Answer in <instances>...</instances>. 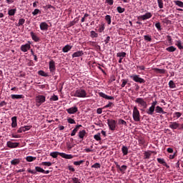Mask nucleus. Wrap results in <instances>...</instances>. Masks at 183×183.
Returning <instances> with one entry per match:
<instances>
[{
  "label": "nucleus",
  "mask_w": 183,
  "mask_h": 183,
  "mask_svg": "<svg viewBox=\"0 0 183 183\" xmlns=\"http://www.w3.org/2000/svg\"><path fill=\"white\" fill-rule=\"evenodd\" d=\"M71 97H76V98H86L88 97V94L86 91L81 87L77 89L75 92L71 93Z\"/></svg>",
  "instance_id": "obj_1"
},
{
  "label": "nucleus",
  "mask_w": 183,
  "mask_h": 183,
  "mask_svg": "<svg viewBox=\"0 0 183 183\" xmlns=\"http://www.w3.org/2000/svg\"><path fill=\"white\" fill-rule=\"evenodd\" d=\"M134 102H136V104H138V106L140 108H142L141 109V111H145V109L148 108V104L143 98H137Z\"/></svg>",
  "instance_id": "obj_2"
},
{
  "label": "nucleus",
  "mask_w": 183,
  "mask_h": 183,
  "mask_svg": "<svg viewBox=\"0 0 183 183\" xmlns=\"http://www.w3.org/2000/svg\"><path fill=\"white\" fill-rule=\"evenodd\" d=\"M133 119L135 122H139L141 121V114H139V110L137 107L133 108Z\"/></svg>",
  "instance_id": "obj_3"
},
{
  "label": "nucleus",
  "mask_w": 183,
  "mask_h": 183,
  "mask_svg": "<svg viewBox=\"0 0 183 183\" xmlns=\"http://www.w3.org/2000/svg\"><path fill=\"white\" fill-rule=\"evenodd\" d=\"M35 101H36V106L41 107V105H42V104L45 102L46 97L44 95H38L36 97Z\"/></svg>",
  "instance_id": "obj_4"
},
{
  "label": "nucleus",
  "mask_w": 183,
  "mask_h": 183,
  "mask_svg": "<svg viewBox=\"0 0 183 183\" xmlns=\"http://www.w3.org/2000/svg\"><path fill=\"white\" fill-rule=\"evenodd\" d=\"M130 78L134 81V82H137L139 84H145V80L141 77L139 75L133 74L130 76Z\"/></svg>",
  "instance_id": "obj_5"
},
{
  "label": "nucleus",
  "mask_w": 183,
  "mask_h": 183,
  "mask_svg": "<svg viewBox=\"0 0 183 183\" xmlns=\"http://www.w3.org/2000/svg\"><path fill=\"white\" fill-rule=\"evenodd\" d=\"M107 124L111 131H115V128H117V121L114 119H107Z\"/></svg>",
  "instance_id": "obj_6"
},
{
  "label": "nucleus",
  "mask_w": 183,
  "mask_h": 183,
  "mask_svg": "<svg viewBox=\"0 0 183 183\" xmlns=\"http://www.w3.org/2000/svg\"><path fill=\"white\" fill-rule=\"evenodd\" d=\"M150 18H152V14H151V12H147L144 15L139 16L137 19L139 21H147V19H149Z\"/></svg>",
  "instance_id": "obj_7"
},
{
  "label": "nucleus",
  "mask_w": 183,
  "mask_h": 183,
  "mask_svg": "<svg viewBox=\"0 0 183 183\" xmlns=\"http://www.w3.org/2000/svg\"><path fill=\"white\" fill-rule=\"evenodd\" d=\"M27 172L35 175V174H36V172H41V174H43L44 172H45V170L39 167H36L35 170H32L29 168L27 169Z\"/></svg>",
  "instance_id": "obj_8"
},
{
  "label": "nucleus",
  "mask_w": 183,
  "mask_h": 183,
  "mask_svg": "<svg viewBox=\"0 0 183 183\" xmlns=\"http://www.w3.org/2000/svg\"><path fill=\"white\" fill-rule=\"evenodd\" d=\"M49 68L51 74L52 75H55V71L56 70V67L55 66V61L51 60L49 62Z\"/></svg>",
  "instance_id": "obj_9"
},
{
  "label": "nucleus",
  "mask_w": 183,
  "mask_h": 183,
  "mask_svg": "<svg viewBox=\"0 0 183 183\" xmlns=\"http://www.w3.org/2000/svg\"><path fill=\"white\" fill-rule=\"evenodd\" d=\"M20 49L22 52H28L31 49V44H26L21 46Z\"/></svg>",
  "instance_id": "obj_10"
},
{
  "label": "nucleus",
  "mask_w": 183,
  "mask_h": 183,
  "mask_svg": "<svg viewBox=\"0 0 183 183\" xmlns=\"http://www.w3.org/2000/svg\"><path fill=\"white\" fill-rule=\"evenodd\" d=\"M6 146L8 147V148H18V147H19V143L9 141L6 143Z\"/></svg>",
  "instance_id": "obj_11"
},
{
  "label": "nucleus",
  "mask_w": 183,
  "mask_h": 183,
  "mask_svg": "<svg viewBox=\"0 0 183 183\" xmlns=\"http://www.w3.org/2000/svg\"><path fill=\"white\" fill-rule=\"evenodd\" d=\"M31 128H32V126H24V127H20L17 132L19 134H21V132H25L26 131H29V129H31Z\"/></svg>",
  "instance_id": "obj_12"
},
{
  "label": "nucleus",
  "mask_w": 183,
  "mask_h": 183,
  "mask_svg": "<svg viewBox=\"0 0 183 183\" xmlns=\"http://www.w3.org/2000/svg\"><path fill=\"white\" fill-rule=\"evenodd\" d=\"M98 94L99 95V97H101L102 98H104V99H112V100L115 99V98L114 97L108 96L102 92H99Z\"/></svg>",
  "instance_id": "obj_13"
},
{
  "label": "nucleus",
  "mask_w": 183,
  "mask_h": 183,
  "mask_svg": "<svg viewBox=\"0 0 183 183\" xmlns=\"http://www.w3.org/2000/svg\"><path fill=\"white\" fill-rule=\"evenodd\" d=\"M117 56L120 58L119 59V64H122V59L127 56V53L125 52H119L117 54Z\"/></svg>",
  "instance_id": "obj_14"
},
{
  "label": "nucleus",
  "mask_w": 183,
  "mask_h": 183,
  "mask_svg": "<svg viewBox=\"0 0 183 183\" xmlns=\"http://www.w3.org/2000/svg\"><path fill=\"white\" fill-rule=\"evenodd\" d=\"M66 111V112H68V114H76V112H78V107H70L67 109Z\"/></svg>",
  "instance_id": "obj_15"
},
{
  "label": "nucleus",
  "mask_w": 183,
  "mask_h": 183,
  "mask_svg": "<svg viewBox=\"0 0 183 183\" xmlns=\"http://www.w3.org/2000/svg\"><path fill=\"white\" fill-rule=\"evenodd\" d=\"M61 158H64V159H72V158H75L76 155L67 154L66 153L60 154Z\"/></svg>",
  "instance_id": "obj_16"
},
{
  "label": "nucleus",
  "mask_w": 183,
  "mask_h": 183,
  "mask_svg": "<svg viewBox=\"0 0 183 183\" xmlns=\"http://www.w3.org/2000/svg\"><path fill=\"white\" fill-rule=\"evenodd\" d=\"M82 127V125L81 124H78L75 127V128L72 130L71 133V137H75V135H76V133L78 132V131H79V128H81Z\"/></svg>",
  "instance_id": "obj_17"
},
{
  "label": "nucleus",
  "mask_w": 183,
  "mask_h": 183,
  "mask_svg": "<svg viewBox=\"0 0 183 183\" xmlns=\"http://www.w3.org/2000/svg\"><path fill=\"white\" fill-rule=\"evenodd\" d=\"M169 128H171L172 129H177V128H179V124L176 122H170Z\"/></svg>",
  "instance_id": "obj_18"
},
{
  "label": "nucleus",
  "mask_w": 183,
  "mask_h": 183,
  "mask_svg": "<svg viewBox=\"0 0 183 183\" xmlns=\"http://www.w3.org/2000/svg\"><path fill=\"white\" fill-rule=\"evenodd\" d=\"M49 25L48 24H46V22H41L40 24V29L41 31H48V28H49Z\"/></svg>",
  "instance_id": "obj_19"
},
{
  "label": "nucleus",
  "mask_w": 183,
  "mask_h": 183,
  "mask_svg": "<svg viewBox=\"0 0 183 183\" xmlns=\"http://www.w3.org/2000/svg\"><path fill=\"white\" fill-rule=\"evenodd\" d=\"M30 35L31 36V39H33L34 42H39V41H41L39 37H38V36H36V34L34 33V31H31Z\"/></svg>",
  "instance_id": "obj_20"
},
{
  "label": "nucleus",
  "mask_w": 183,
  "mask_h": 183,
  "mask_svg": "<svg viewBox=\"0 0 183 183\" xmlns=\"http://www.w3.org/2000/svg\"><path fill=\"white\" fill-rule=\"evenodd\" d=\"M154 111L157 114H167V112L164 111V109L159 106H157L154 109Z\"/></svg>",
  "instance_id": "obj_21"
},
{
  "label": "nucleus",
  "mask_w": 183,
  "mask_h": 183,
  "mask_svg": "<svg viewBox=\"0 0 183 183\" xmlns=\"http://www.w3.org/2000/svg\"><path fill=\"white\" fill-rule=\"evenodd\" d=\"M11 98L12 99H24L25 97L23 94H11Z\"/></svg>",
  "instance_id": "obj_22"
},
{
  "label": "nucleus",
  "mask_w": 183,
  "mask_h": 183,
  "mask_svg": "<svg viewBox=\"0 0 183 183\" xmlns=\"http://www.w3.org/2000/svg\"><path fill=\"white\" fill-rule=\"evenodd\" d=\"M154 112H155V107H153V106H151L149 109L146 110V113L148 115H154Z\"/></svg>",
  "instance_id": "obj_23"
},
{
  "label": "nucleus",
  "mask_w": 183,
  "mask_h": 183,
  "mask_svg": "<svg viewBox=\"0 0 183 183\" xmlns=\"http://www.w3.org/2000/svg\"><path fill=\"white\" fill-rule=\"evenodd\" d=\"M90 45L94 46L97 51H101V46L98 45V42L97 41H90Z\"/></svg>",
  "instance_id": "obj_24"
},
{
  "label": "nucleus",
  "mask_w": 183,
  "mask_h": 183,
  "mask_svg": "<svg viewBox=\"0 0 183 183\" xmlns=\"http://www.w3.org/2000/svg\"><path fill=\"white\" fill-rule=\"evenodd\" d=\"M96 31H97V32H99V34H102V32H104V31H105V24L102 23L101 24L99 25V29Z\"/></svg>",
  "instance_id": "obj_25"
},
{
  "label": "nucleus",
  "mask_w": 183,
  "mask_h": 183,
  "mask_svg": "<svg viewBox=\"0 0 183 183\" xmlns=\"http://www.w3.org/2000/svg\"><path fill=\"white\" fill-rule=\"evenodd\" d=\"M82 55H84V51H78L72 54V58H78L79 56H82Z\"/></svg>",
  "instance_id": "obj_26"
},
{
  "label": "nucleus",
  "mask_w": 183,
  "mask_h": 183,
  "mask_svg": "<svg viewBox=\"0 0 183 183\" xmlns=\"http://www.w3.org/2000/svg\"><path fill=\"white\" fill-rule=\"evenodd\" d=\"M157 162L159 164H162V165H164V167H166V168H169V166L165 162V160L164 159L157 158Z\"/></svg>",
  "instance_id": "obj_27"
},
{
  "label": "nucleus",
  "mask_w": 183,
  "mask_h": 183,
  "mask_svg": "<svg viewBox=\"0 0 183 183\" xmlns=\"http://www.w3.org/2000/svg\"><path fill=\"white\" fill-rule=\"evenodd\" d=\"M11 127L12 128H16V127H18V123L16 122V117H13L11 118Z\"/></svg>",
  "instance_id": "obj_28"
},
{
  "label": "nucleus",
  "mask_w": 183,
  "mask_h": 183,
  "mask_svg": "<svg viewBox=\"0 0 183 183\" xmlns=\"http://www.w3.org/2000/svg\"><path fill=\"white\" fill-rule=\"evenodd\" d=\"M72 49V46H70L69 44L66 45L64 47H63L62 51L64 53L69 52Z\"/></svg>",
  "instance_id": "obj_29"
},
{
  "label": "nucleus",
  "mask_w": 183,
  "mask_h": 183,
  "mask_svg": "<svg viewBox=\"0 0 183 183\" xmlns=\"http://www.w3.org/2000/svg\"><path fill=\"white\" fill-rule=\"evenodd\" d=\"M85 135H86V131H85V129H83L79 132V138H80V139L83 140Z\"/></svg>",
  "instance_id": "obj_30"
},
{
  "label": "nucleus",
  "mask_w": 183,
  "mask_h": 183,
  "mask_svg": "<svg viewBox=\"0 0 183 183\" xmlns=\"http://www.w3.org/2000/svg\"><path fill=\"white\" fill-rule=\"evenodd\" d=\"M61 152H53L50 153V157H52V158H58V155L61 157Z\"/></svg>",
  "instance_id": "obj_31"
},
{
  "label": "nucleus",
  "mask_w": 183,
  "mask_h": 183,
  "mask_svg": "<svg viewBox=\"0 0 183 183\" xmlns=\"http://www.w3.org/2000/svg\"><path fill=\"white\" fill-rule=\"evenodd\" d=\"M175 42V45L179 49H183L182 41H181V40H176Z\"/></svg>",
  "instance_id": "obj_32"
},
{
  "label": "nucleus",
  "mask_w": 183,
  "mask_h": 183,
  "mask_svg": "<svg viewBox=\"0 0 183 183\" xmlns=\"http://www.w3.org/2000/svg\"><path fill=\"white\" fill-rule=\"evenodd\" d=\"M166 51H167V52H175V51H177V48L174 46H170L166 48Z\"/></svg>",
  "instance_id": "obj_33"
},
{
  "label": "nucleus",
  "mask_w": 183,
  "mask_h": 183,
  "mask_svg": "<svg viewBox=\"0 0 183 183\" xmlns=\"http://www.w3.org/2000/svg\"><path fill=\"white\" fill-rule=\"evenodd\" d=\"M26 160L27 161V162H33V161L36 160V157H32V156H28L26 157Z\"/></svg>",
  "instance_id": "obj_34"
},
{
  "label": "nucleus",
  "mask_w": 183,
  "mask_h": 183,
  "mask_svg": "<svg viewBox=\"0 0 183 183\" xmlns=\"http://www.w3.org/2000/svg\"><path fill=\"white\" fill-rule=\"evenodd\" d=\"M174 5L179 6V8H183V2L179 0H174Z\"/></svg>",
  "instance_id": "obj_35"
},
{
  "label": "nucleus",
  "mask_w": 183,
  "mask_h": 183,
  "mask_svg": "<svg viewBox=\"0 0 183 183\" xmlns=\"http://www.w3.org/2000/svg\"><path fill=\"white\" fill-rule=\"evenodd\" d=\"M122 152L123 155H128V147L127 146H123L122 147Z\"/></svg>",
  "instance_id": "obj_36"
},
{
  "label": "nucleus",
  "mask_w": 183,
  "mask_h": 183,
  "mask_svg": "<svg viewBox=\"0 0 183 183\" xmlns=\"http://www.w3.org/2000/svg\"><path fill=\"white\" fill-rule=\"evenodd\" d=\"M144 39L147 42H151L152 41V36H151L149 34L148 35H144Z\"/></svg>",
  "instance_id": "obj_37"
},
{
  "label": "nucleus",
  "mask_w": 183,
  "mask_h": 183,
  "mask_svg": "<svg viewBox=\"0 0 183 183\" xmlns=\"http://www.w3.org/2000/svg\"><path fill=\"white\" fill-rule=\"evenodd\" d=\"M169 87L171 88L172 89H174V88H177V85L174 82V81L170 80L169 81Z\"/></svg>",
  "instance_id": "obj_38"
},
{
  "label": "nucleus",
  "mask_w": 183,
  "mask_h": 183,
  "mask_svg": "<svg viewBox=\"0 0 183 183\" xmlns=\"http://www.w3.org/2000/svg\"><path fill=\"white\" fill-rule=\"evenodd\" d=\"M8 14L9 16H14L16 14V9H9Z\"/></svg>",
  "instance_id": "obj_39"
},
{
  "label": "nucleus",
  "mask_w": 183,
  "mask_h": 183,
  "mask_svg": "<svg viewBox=\"0 0 183 183\" xmlns=\"http://www.w3.org/2000/svg\"><path fill=\"white\" fill-rule=\"evenodd\" d=\"M21 162V160L19 159H14L11 161V165H18Z\"/></svg>",
  "instance_id": "obj_40"
},
{
  "label": "nucleus",
  "mask_w": 183,
  "mask_h": 183,
  "mask_svg": "<svg viewBox=\"0 0 183 183\" xmlns=\"http://www.w3.org/2000/svg\"><path fill=\"white\" fill-rule=\"evenodd\" d=\"M154 71H155V72H157L158 74H165V69H164L154 68Z\"/></svg>",
  "instance_id": "obj_41"
},
{
  "label": "nucleus",
  "mask_w": 183,
  "mask_h": 183,
  "mask_svg": "<svg viewBox=\"0 0 183 183\" xmlns=\"http://www.w3.org/2000/svg\"><path fill=\"white\" fill-rule=\"evenodd\" d=\"M181 115H182V114L181 112H176L173 114V117L177 118V119H178V118H181Z\"/></svg>",
  "instance_id": "obj_42"
},
{
  "label": "nucleus",
  "mask_w": 183,
  "mask_h": 183,
  "mask_svg": "<svg viewBox=\"0 0 183 183\" xmlns=\"http://www.w3.org/2000/svg\"><path fill=\"white\" fill-rule=\"evenodd\" d=\"M90 36L91 38H98V33L95 31H90Z\"/></svg>",
  "instance_id": "obj_43"
},
{
  "label": "nucleus",
  "mask_w": 183,
  "mask_h": 183,
  "mask_svg": "<svg viewBox=\"0 0 183 183\" xmlns=\"http://www.w3.org/2000/svg\"><path fill=\"white\" fill-rule=\"evenodd\" d=\"M117 12H119V14H124V12H125V8H122L121 6H117Z\"/></svg>",
  "instance_id": "obj_44"
},
{
  "label": "nucleus",
  "mask_w": 183,
  "mask_h": 183,
  "mask_svg": "<svg viewBox=\"0 0 183 183\" xmlns=\"http://www.w3.org/2000/svg\"><path fill=\"white\" fill-rule=\"evenodd\" d=\"M111 18L112 17L109 15H107L105 16V21L107 22L108 25H111V22H112Z\"/></svg>",
  "instance_id": "obj_45"
},
{
  "label": "nucleus",
  "mask_w": 183,
  "mask_h": 183,
  "mask_svg": "<svg viewBox=\"0 0 183 183\" xmlns=\"http://www.w3.org/2000/svg\"><path fill=\"white\" fill-rule=\"evenodd\" d=\"M41 165H43V167H51L52 163L51 162H41Z\"/></svg>",
  "instance_id": "obj_46"
},
{
  "label": "nucleus",
  "mask_w": 183,
  "mask_h": 183,
  "mask_svg": "<svg viewBox=\"0 0 183 183\" xmlns=\"http://www.w3.org/2000/svg\"><path fill=\"white\" fill-rule=\"evenodd\" d=\"M118 124L119 125H124L125 127H127V122H125V120L122 119H119Z\"/></svg>",
  "instance_id": "obj_47"
},
{
  "label": "nucleus",
  "mask_w": 183,
  "mask_h": 183,
  "mask_svg": "<svg viewBox=\"0 0 183 183\" xmlns=\"http://www.w3.org/2000/svg\"><path fill=\"white\" fill-rule=\"evenodd\" d=\"M24 24H25V19H19V23L17 24L16 26H21V25H24Z\"/></svg>",
  "instance_id": "obj_48"
},
{
  "label": "nucleus",
  "mask_w": 183,
  "mask_h": 183,
  "mask_svg": "<svg viewBox=\"0 0 183 183\" xmlns=\"http://www.w3.org/2000/svg\"><path fill=\"white\" fill-rule=\"evenodd\" d=\"M157 4L160 9H162V8H164V2L162 1V0H157Z\"/></svg>",
  "instance_id": "obj_49"
},
{
  "label": "nucleus",
  "mask_w": 183,
  "mask_h": 183,
  "mask_svg": "<svg viewBox=\"0 0 183 183\" xmlns=\"http://www.w3.org/2000/svg\"><path fill=\"white\" fill-rule=\"evenodd\" d=\"M38 14H41V10H39L38 9H35L34 11L32 12V15L34 16H36V15H38Z\"/></svg>",
  "instance_id": "obj_50"
},
{
  "label": "nucleus",
  "mask_w": 183,
  "mask_h": 183,
  "mask_svg": "<svg viewBox=\"0 0 183 183\" xmlns=\"http://www.w3.org/2000/svg\"><path fill=\"white\" fill-rule=\"evenodd\" d=\"M94 139H96V141H101V133H97V134H95L94 136Z\"/></svg>",
  "instance_id": "obj_51"
},
{
  "label": "nucleus",
  "mask_w": 183,
  "mask_h": 183,
  "mask_svg": "<svg viewBox=\"0 0 183 183\" xmlns=\"http://www.w3.org/2000/svg\"><path fill=\"white\" fill-rule=\"evenodd\" d=\"M85 162V160H80L79 162H74V165H76V167H79L81 164H84Z\"/></svg>",
  "instance_id": "obj_52"
},
{
  "label": "nucleus",
  "mask_w": 183,
  "mask_h": 183,
  "mask_svg": "<svg viewBox=\"0 0 183 183\" xmlns=\"http://www.w3.org/2000/svg\"><path fill=\"white\" fill-rule=\"evenodd\" d=\"M39 75H41V76H48V74L46 73H45V71H42V70H39L38 71Z\"/></svg>",
  "instance_id": "obj_53"
},
{
  "label": "nucleus",
  "mask_w": 183,
  "mask_h": 183,
  "mask_svg": "<svg viewBox=\"0 0 183 183\" xmlns=\"http://www.w3.org/2000/svg\"><path fill=\"white\" fill-rule=\"evenodd\" d=\"M112 107H114V103L109 102L108 104L103 107V109H105V108H112Z\"/></svg>",
  "instance_id": "obj_54"
},
{
  "label": "nucleus",
  "mask_w": 183,
  "mask_h": 183,
  "mask_svg": "<svg viewBox=\"0 0 183 183\" xmlns=\"http://www.w3.org/2000/svg\"><path fill=\"white\" fill-rule=\"evenodd\" d=\"M43 8L45 9H51V8L52 9H55V7H54V6H52L51 4H48L46 6H44Z\"/></svg>",
  "instance_id": "obj_55"
},
{
  "label": "nucleus",
  "mask_w": 183,
  "mask_h": 183,
  "mask_svg": "<svg viewBox=\"0 0 183 183\" xmlns=\"http://www.w3.org/2000/svg\"><path fill=\"white\" fill-rule=\"evenodd\" d=\"M122 88H124L125 85H127L128 84V80L127 79H122Z\"/></svg>",
  "instance_id": "obj_56"
},
{
  "label": "nucleus",
  "mask_w": 183,
  "mask_h": 183,
  "mask_svg": "<svg viewBox=\"0 0 183 183\" xmlns=\"http://www.w3.org/2000/svg\"><path fill=\"white\" fill-rule=\"evenodd\" d=\"M155 26H156L157 29H158L159 31L162 30V28H161V23H159V22L156 23Z\"/></svg>",
  "instance_id": "obj_57"
},
{
  "label": "nucleus",
  "mask_w": 183,
  "mask_h": 183,
  "mask_svg": "<svg viewBox=\"0 0 183 183\" xmlns=\"http://www.w3.org/2000/svg\"><path fill=\"white\" fill-rule=\"evenodd\" d=\"M150 157H151V153L147 152L144 153V159H149Z\"/></svg>",
  "instance_id": "obj_58"
},
{
  "label": "nucleus",
  "mask_w": 183,
  "mask_h": 183,
  "mask_svg": "<svg viewBox=\"0 0 183 183\" xmlns=\"http://www.w3.org/2000/svg\"><path fill=\"white\" fill-rule=\"evenodd\" d=\"M59 98L58 96L54 94L51 98L50 101H58Z\"/></svg>",
  "instance_id": "obj_59"
},
{
  "label": "nucleus",
  "mask_w": 183,
  "mask_h": 183,
  "mask_svg": "<svg viewBox=\"0 0 183 183\" xmlns=\"http://www.w3.org/2000/svg\"><path fill=\"white\" fill-rule=\"evenodd\" d=\"M67 122H69V124H76V122H75V120L71 118L67 119Z\"/></svg>",
  "instance_id": "obj_60"
},
{
  "label": "nucleus",
  "mask_w": 183,
  "mask_h": 183,
  "mask_svg": "<svg viewBox=\"0 0 183 183\" xmlns=\"http://www.w3.org/2000/svg\"><path fill=\"white\" fill-rule=\"evenodd\" d=\"M92 168H101V164L99 163H95L92 166Z\"/></svg>",
  "instance_id": "obj_61"
},
{
  "label": "nucleus",
  "mask_w": 183,
  "mask_h": 183,
  "mask_svg": "<svg viewBox=\"0 0 183 183\" xmlns=\"http://www.w3.org/2000/svg\"><path fill=\"white\" fill-rule=\"evenodd\" d=\"M105 4H108L109 5H114V0H106Z\"/></svg>",
  "instance_id": "obj_62"
},
{
  "label": "nucleus",
  "mask_w": 183,
  "mask_h": 183,
  "mask_svg": "<svg viewBox=\"0 0 183 183\" xmlns=\"http://www.w3.org/2000/svg\"><path fill=\"white\" fill-rule=\"evenodd\" d=\"M7 103L5 101H2L0 102V107H6Z\"/></svg>",
  "instance_id": "obj_63"
},
{
  "label": "nucleus",
  "mask_w": 183,
  "mask_h": 183,
  "mask_svg": "<svg viewBox=\"0 0 183 183\" xmlns=\"http://www.w3.org/2000/svg\"><path fill=\"white\" fill-rule=\"evenodd\" d=\"M88 16H89V14H85L84 17L81 18V22H85V18H88Z\"/></svg>",
  "instance_id": "obj_64"
}]
</instances>
